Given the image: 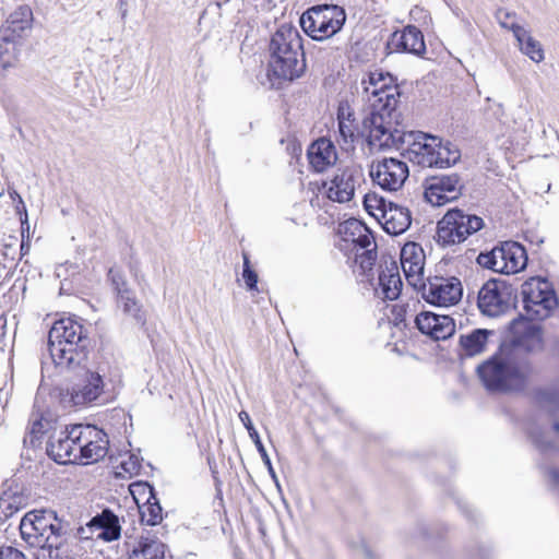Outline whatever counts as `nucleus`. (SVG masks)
<instances>
[{
    "instance_id": "obj_48",
    "label": "nucleus",
    "mask_w": 559,
    "mask_h": 559,
    "mask_svg": "<svg viewBox=\"0 0 559 559\" xmlns=\"http://www.w3.org/2000/svg\"><path fill=\"white\" fill-rule=\"evenodd\" d=\"M0 559H26V557L16 548L4 547L0 550Z\"/></svg>"
},
{
    "instance_id": "obj_11",
    "label": "nucleus",
    "mask_w": 559,
    "mask_h": 559,
    "mask_svg": "<svg viewBox=\"0 0 559 559\" xmlns=\"http://www.w3.org/2000/svg\"><path fill=\"white\" fill-rule=\"evenodd\" d=\"M440 145V138L421 131H407L401 135L397 150L413 163L421 167H432L436 146Z\"/></svg>"
},
{
    "instance_id": "obj_44",
    "label": "nucleus",
    "mask_w": 559,
    "mask_h": 559,
    "mask_svg": "<svg viewBox=\"0 0 559 559\" xmlns=\"http://www.w3.org/2000/svg\"><path fill=\"white\" fill-rule=\"evenodd\" d=\"M33 19L32 10L28 5H22L12 15H11V22L12 24L21 23V25L17 26L19 29L23 31L26 27L31 26V22Z\"/></svg>"
},
{
    "instance_id": "obj_37",
    "label": "nucleus",
    "mask_w": 559,
    "mask_h": 559,
    "mask_svg": "<svg viewBox=\"0 0 559 559\" xmlns=\"http://www.w3.org/2000/svg\"><path fill=\"white\" fill-rule=\"evenodd\" d=\"M17 47L16 44L8 37H0V67L7 71L14 68L17 63Z\"/></svg>"
},
{
    "instance_id": "obj_40",
    "label": "nucleus",
    "mask_w": 559,
    "mask_h": 559,
    "mask_svg": "<svg viewBox=\"0 0 559 559\" xmlns=\"http://www.w3.org/2000/svg\"><path fill=\"white\" fill-rule=\"evenodd\" d=\"M542 409L555 416L559 413V392L545 391L538 395Z\"/></svg>"
},
{
    "instance_id": "obj_17",
    "label": "nucleus",
    "mask_w": 559,
    "mask_h": 559,
    "mask_svg": "<svg viewBox=\"0 0 559 559\" xmlns=\"http://www.w3.org/2000/svg\"><path fill=\"white\" fill-rule=\"evenodd\" d=\"M82 430L80 425H74L60 431L58 437H51L47 443V454L59 464L76 463L80 461L78 443H80Z\"/></svg>"
},
{
    "instance_id": "obj_38",
    "label": "nucleus",
    "mask_w": 559,
    "mask_h": 559,
    "mask_svg": "<svg viewBox=\"0 0 559 559\" xmlns=\"http://www.w3.org/2000/svg\"><path fill=\"white\" fill-rule=\"evenodd\" d=\"M552 432L556 433V440L550 441L544 438V433L535 428H530L528 433L532 441L540 449L556 448L559 449V420L555 419L552 423Z\"/></svg>"
},
{
    "instance_id": "obj_13",
    "label": "nucleus",
    "mask_w": 559,
    "mask_h": 559,
    "mask_svg": "<svg viewBox=\"0 0 559 559\" xmlns=\"http://www.w3.org/2000/svg\"><path fill=\"white\" fill-rule=\"evenodd\" d=\"M409 170L405 162L397 158H383L372 163L370 177L385 191H397L408 178Z\"/></svg>"
},
{
    "instance_id": "obj_8",
    "label": "nucleus",
    "mask_w": 559,
    "mask_h": 559,
    "mask_svg": "<svg viewBox=\"0 0 559 559\" xmlns=\"http://www.w3.org/2000/svg\"><path fill=\"white\" fill-rule=\"evenodd\" d=\"M477 263L488 270L502 274H515L527 263L525 248L515 241H504L488 252L477 257Z\"/></svg>"
},
{
    "instance_id": "obj_5",
    "label": "nucleus",
    "mask_w": 559,
    "mask_h": 559,
    "mask_svg": "<svg viewBox=\"0 0 559 559\" xmlns=\"http://www.w3.org/2000/svg\"><path fill=\"white\" fill-rule=\"evenodd\" d=\"M484 227L481 217L459 209L449 210L437 225V241L443 247L464 242Z\"/></svg>"
},
{
    "instance_id": "obj_36",
    "label": "nucleus",
    "mask_w": 559,
    "mask_h": 559,
    "mask_svg": "<svg viewBox=\"0 0 559 559\" xmlns=\"http://www.w3.org/2000/svg\"><path fill=\"white\" fill-rule=\"evenodd\" d=\"M151 496L145 504L140 509L141 520L147 525H156L163 520L162 507L150 488Z\"/></svg>"
},
{
    "instance_id": "obj_43",
    "label": "nucleus",
    "mask_w": 559,
    "mask_h": 559,
    "mask_svg": "<svg viewBox=\"0 0 559 559\" xmlns=\"http://www.w3.org/2000/svg\"><path fill=\"white\" fill-rule=\"evenodd\" d=\"M350 114L347 117H344V114H338V131L341 136L345 142L354 141L356 127L354 124V120L350 119Z\"/></svg>"
},
{
    "instance_id": "obj_45",
    "label": "nucleus",
    "mask_w": 559,
    "mask_h": 559,
    "mask_svg": "<svg viewBox=\"0 0 559 559\" xmlns=\"http://www.w3.org/2000/svg\"><path fill=\"white\" fill-rule=\"evenodd\" d=\"M243 258V271L242 278L245 281L248 290H258V274L250 266V260L247 253L242 254Z\"/></svg>"
},
{
    "instance_id": "obj_1",
    "label": "nucleus",
    "mask_w": 559,
    "mask_h": 559,
    "mask_svg": "<svg viewBox=\"0 0 559 559\" xmlns=\"http://www.w3.org/2000/svg\"><path fill=\"white\" fill-rule=\"evenodd\" d=\"M90 340L84 326L74 319L63 318L48 333V350L56 366L73 370L86 359Z\"/></svg>"
},
{
    "instance_id": "obj_6",
    "label": "nucleus",
    "mask_w": 559,
    "mask_h": 559,
    "mask_svg": "<svg viewBox=\"0 0 559 559\" xmlns=\"http://www.w3.org/2000/svg\"><path fill=\"white\" fill-rule=\"evenodd\" d=\"M345 20L346 14L343 8L324 4L306 11L300 17V25L313 39L322 40L336 34Z\"/></svg>"
},
{
    "instance_id": "obj_21",
    "label": "nucleus",
    "mask_w": 559,
    "mask_h": 559,
    "mask_svg": "<svg viewBox=\"0 0 559 559\" xmlns=\"http://www.w3.org/2000/svg\"><path fill=\"white\" fill-rule=\"evenodd\" d=\"M415 323L423 334H427L433 340H445L455 331V323L451 317L429 311L418 313Z\"/></svg>"
},
{
    "instance_id": "obj_47",
    "label": "nucleus",
    "mask_w": 559,
    "mask_h": 559,
    "mask_svg": "<svg viewBox=\"0 0 559 559\" xmlns=\"http://www.w3.org/2000/svg\"><path fill=\"white\" fill-rule=\"evenodd\" d=\"M391 81H392V79L389 75H384L381 72H371L368 75V80L362 81V85H364V88L369 87V86L377 87V85H379L380 83L381 84L384 82L391 83Z\"/></svg>"
},
{
    "instance_id": "obj_54",
    "label": "nucleus",
    "mask_w": 559,
    "mask_h": 559,
    "mask_svg": "<svg viewBox=\"0 0 559 559\" xmlns=\"http://www.w3.org/2000/svg\"><path fill=\"white\" fill-rule=\"evenodd\" d=\"M26 249H29V246H26V245L24 243V241H22V243H21V250L23 251V250H26Z\"/></svg>"
},
{
    "instance_id": "obj_2",
    "label": "nucleus",
    "mask_w": 559,
    "mask_h": 559,
    "mask_svg": "<svg viewBox=\"0 0 559 559\" xmlns=\"http://www.w3.org/2000/svg\"><path fill=\"white\" fill-rule=\"evenodd\" d=\"M270 52L269 75L293 81L304 73L306 62L302 38L296 27L281 26L271 38Z\"/></svg>"
},
{
    "instance_id": "obj_28",
    "label": "nucleus",
    "mask_w": 559,
    "mask_h": 559,
    "mask_svg": "<svg viewBox=\"0 0 559 559\" xmlns=\"http://www.w3.org/2000/svg\"><path fill=\"white\" fill-rule=\"evenodd\" d=\"M129 559H165V545L155 536H142Z\"/></svg>"
},
{
    "instance_id": "obj_4",
    "label": "nucleus",
    "mask_w": 559,
    "mask_h": 559,
    "mask_svg": "<svg viewBox=\"0 0 559 559\" xmlns=\"http://www.w3.org/2000/svg\"><path fill=\"white\" fill-rule=\"evenodd\" d=\"M20 532L31 547L58 550L63 544L67 524L53 510H33L22 518Z\"/></svg>"
},
{
    "instance_id": "obj_25",
    "label": "nucleus",
    "mask_w": 559,
    "mask_h": 559,
    "mask_svg": "<svg viewBox=\"0 0 559 559\" xmlns=\"http://www.w3.org/2000/svg\"><path fill=\"white\" fill-rule=\"evenodd\" d=\"M87 527L97 539L111 542L120 536L118 518L108 510L93 518L87 524Z\"/></svg>"
},
{
    "instance_id": "obj_19",
    "label": "nucleus",
    "mask_w": 559,
    "mask_h": 559,
    "mask_svg": "<svg viewBox=\"0 0 559 559\" xmlns=\"http://www.w3.org/2000/svg\"><path fill=\"white\" fill-rule=\"evenodd\" d=\"M82 430L80 443H78V454L80 461L97 462L107 454L108 440L106 433L91 425H80Z\"/></svg>"
},
{
    "instance_id": "obj_50",
    "label": "nucleus",
    "mask_w": 559,
    "mask_h": 559,
    "mask_svg": "<svg viewBox=\"0 0 559 559\" xmlns=\"http://www.w3.org/2000/svg\"><path fill=\"white\" fill-rule=\"evenodd\" d=\"M43 430H44V425H43L41 420H34L32 424L31 433L32 435L41 433Z\"/></svg>"
},
{
    "instance_id": "obj_16",
    "label": "nucleus",
    "mask_w": 559,
    "mask_h": 559,
    "mask_svg": "<svg viewBox=\"0 0 559 559\" xmlns=\"http://www.w3.org/2000/svg\"><path fill=\"white\" fill-rule=\"evenodd\" d=\"M362 169L357 165H349L338 169L333 178L325 182L326 197L338 203L349 202L355 194L356 187L362 180Z\"/></svg>"
},
{
    "instance_id": "obj_7",
    "label": "nucleus",
    "mask_w": 559,
    "mask_h": 559,
    "mask_svg": "<svg viewBox=\"0 0 559 559\" xmlns=\"http://www.w3.org/2000/svg\"><path fill=\"white\" fill-rule=\"evenodd\" d=\"M523 308L531 320L548 318L558 306L550 283L540 277H532L522 285Z\"/></svg>"
},
{
    "instance_id": "obj_15",
    "label": "nucleus",
    "mask_w": 559,
    "mask_h": 559,
    "mask_svg": "<svg viewBox=\"0 0 559 559\" xmlns=\"http://www.w3.org/2000/svg\"><path fill=\"white\" fill-rule=\"evenodd\" d=\"M534 320L519 318L511 322L510 331L512 334V349L509 353L516 359H522L519 356L521 350L527 353L538 352L543 348V332Z\"/></svg>"
},
{
    "instance_id": "obj_23",
    "label": "nucleus",
    "mask_w": 559,
    "mask_h": 559,
    "mask_svg": "<svg viewBox=\"0 0 559 559\" xmlns=\"http://www.w3.org/2000/svg\"><path fill=\"white\" fill-rule=\"evenodd\" d=\"M379 221L388 234L397 236L409 228L412 217L407 207L391 202L388 204L386 210L380 214Z\"/></svg>"
},
{
    "instance_id": "obj_31",
    "label": "nucleus",
    "mask_w": 559,
    "mask_h": 559,
    "mask_svg": "<svg viewBox=\"0 0 559 559\" xmlns=\"http://www.w3.org/2000/svg\"><path fill=\"white\" fill-rule=\"evenodd\" d=\"M515 39L522 53L527 56L532 61L539 63L544 60V49L542 44L536 40L526 28H518Z\"/></svg>"
},
{
    "instance_id": "obj_18",
    "label": "nucleus",
    "mask_w": 559,
    "mask_h": 559,
    "mask_svg": "<svg viewBox=\"0 0 559 559\" xmlns=\"http://www.w3.org/2000/svg\"><path fill=\"white\" fill-rule=\"evenodd\" d=\"M462 188L457 174L436 176L427 180L425 199L433 206H441L456 200L462 193Z\"/></svg>"
},
{
    "instance_id": "obj_34",
    "label": "nucleus",
    "mask_w": 559,
    "mask_h": 559,
    "mask_svg": "<svg viewBox=\"0 0 559 559\" xmlns=\"http://www.w3.org/2000/svg\"><path fill=\"white\" fill-rule=\"evenodd\" d=\"M123 294L117 297L118 306L122 309L123 313L131 317L139 324L145 323V314L142 311V306L135 298L132 290H122Z\"/></svg>"
},
{
    "instance_id": "obj_42",
    "label": "nucleus",
    "mask_w": 559,
    "mask_h": 559,
    "mask_svg": "<svg viewBox=\"0 0 559 559\" xmlns=\"http://www.w3.org/2000/svg\"><path fill=\"white\" fill-rule=\"evenodd\" d=\"M377 245L372 241L370 247H360L364 250L362 253H356V261L359 263L360 267L366 271L370 270L377 260Z\"/></svg>"
},
{
    "instance_id": "obj_49",
    "label": "nucleus",
    "mask_w": 559,
    "mask_h": 559,
    "mask_svg": "<svg viewBox=\"0 0 559 559\" xmlns=\"http://www.w3.org/2000/svg\"><path fill=\"white\" fill-rule=\"evenodd\" d=\"M546 475L549 481L559 489V468L558 467H549L546 471Z\"/></svg>"
},
{
    "instance_id": "obj_9",
    "label": "nucleus",
    "mask_w": 559,
    "mask_h": 559,
    "mask_svg": "<svg viewBox=\"0 0 559 559\" xmlns=\"http://www.w3.org/2000/svg\"><path fill=\"white\" fill-rule=\"evenodd\" d=\"M403 132L393 128L391 112L388 108L371 109L361 122V135L366 136L370 147L377 150L396 148Z\"/></svg>"
},
{
    "instance_id": "obj_29",
    "label": "nucleus",
    "mask_w": 559,
    "mask_h": 559,
    "mask_svg": "<svg viewBox=\"0 0 559 559\" xmlns=\"http://www.w3.org/2000/svg\"><path fill=\"white\" fill-rule=\"evenodd\" d=\"M390 83L384 82L380 85V88L377 87H365V94L368 96V100L371 102V97L373 98L371 107L372 109L388 108L391 112L396 100L394 97L395 87H391Z\"/></svg>"
},
{
    "instance_id": "obj_30",
    "label": "nucleus",
    "mask_w": 559,
    "mask_h": 559,
    "mask_svg": "<svg viewBox=\"0 0 559 559\" xmlns=\"http://www.w3.org/2000/svg\"><path fill=\"white\" fill-rule=\"evenodd\" d=\"M492 331L476 329L468 334L460 336L461 348L466 356H475L484 352L488 336Z\"/></svg>"
},
{
    "instance_id": "obj_3",
    "label": "nucleus",
    "mask_w": 559,
    "mask_h": 559,
    "mask_svg": "<svg viewBox=\"0 0 559 559\" xmlns=\"http://www.w3.org/2000/svg\"><path fill=\"white\" fill-rule=\"evenodd\" d=\"M477 373L489 391H518L526 385L533 367L528 359H516L502 350L479 365Z\"/></svg>"
},
{
    "instance_id": "obj_33",
    "label": "nucleus",
    "mask_w": 559,
    "mask_h": 559,
    "mask_svg": "<svg viewBox=\"0 0 559 559\" xmlns=\"http://www.w3.org/2000/svg\"><path fill=\"white\" fill-rule=\"evenodd\" d=\"M26 504L25 496L13 489L4 490L0 496V520L5 521Z\"/></svg>"
},
{
    "instance_id": "obj_10",
    "label": "nucleus",
    "mask_w": 559,
    "mask_h": 559,
    "mask_svg": "<svg viewBox=\"0 0 559 559\" xmlns=\"http://www.w3.org/2000/svg\"><path fill=\"white\" fill-rule=\"evenodd\" d=\"M105 392L103 377L92 370H86L67 390L62 402L71 407H86L97 403Z\"/></svg>"
},
{
    "instance_id": "obj_52",
    "label": "nucleus",
    "mask_w": 559,
    "mask_h": 559,
    "mask_svg": "<svg viewBox=\"0 0 559 559\" xmlns=\"http://www.w3.org/2000/svg\"><path fill=\"white\" fill-rule=\"evenodd\" d=\"M131 464H132V467H131V468H127V467H126L127 463H122V466H123V468H124L127 472H132V471L138 469V467H139V466H138V464H136V463L131 462Z\"/></svg>"
},
{
    "instance_id": "obj_35",
    "label": "nucleus",
    "mask_w": 559,
    "mask_h": 559,
    "mask_svg": "<svg viewBox=\"0 0 559 559\" xmlns=\"http://www.w3.org/2000/svg\"><path fill=\"white\" fill-rule=\"evenodd\" d=\"M432 167L445 168L454 165L461 157L459 148L450 142L440 139V145L436 146Z\"/></svg>"
},
{
    "instance_id": "obj_53",
    "label": "nucleus",
    "mask_w": 559,
    "mask_h": 559,
    "mask_svg": "<svg viewBox=\"0 0 559 559\" xmlns=\"http://www.w3.org/2000/svg\"><path fill=\"white\" fill-rule=\"evenodd\" d=\"M26 249H29V246H26V245L24 243V241H22V243H21V250L23 251V250H26Z\"/></svg>"
},
{
    "instance_id": "obj_41",
    "label": "nucleus",
    "mask_w": 559,
    "mask_h": 559,
    "mask_svg": "<svg viewBox=\"0 0 559 559\" xmlns=\"http://www.w3.org/2000/svg\"><path fill=\"white\" fill-rule=\"evenodd\" d=\"M496 19L501 27L511 31L514 36L518 28H524L522 25L516 23V14L514 12H508L499 9L496 12Z\"/></svg>"
},
{
    "instance_id": "obj_24",
    "label": "nucleus",
    "mask_w": 559,
    "mask_h": 559,
    "mask_svg": "<svg viewBox=\"0 0 559 559\" xmlns=\"http://www.w3.org/2000/svg\"><path fill=\"white\" fill-rule=\"evenodd\" d=\"M307 156L311 168L317 173L326 170L337 159L335 146L325 138L314 141L309 146Z\"/></svg>"
},
{
    "instance_id": "obj_14",
    "label": "nucleus",
    "mask_w": 559,
    "mask_h": 559,
    "mask_svg": "<svg viewBox=\"0 0 559 559\" xmlns=\"http://www.w3.org/2000/svg\"><path fill=\"white\" fill-rule=\"evenodd\" d=\"M510 287L496 280L486 282L478 292L477 306L487 317H499L510 308Z\"/></svg>"
},
{
    "instance_id": "obj_39",
    "label": "nucleus",
    "mask_w": 559,
    "mask_h": 559,
    "mask_svg": "<svg viewBox=\"0 0 559 559\" xmlns=\"http://www.w3.org/2000/svg\"><path fill=\"white\" fill-rule=\"evenodd\" d=\"M390 201H386L383 197L378 195L377 193H367L364 198L365 209L376 218H380V214L382 211L386 210Z\"/></svg>"
},
{
    "instance_id": "obj_32",
    "label": "nucleus",
    "mask_w": 559,
    "mask_h": 559,
    "mask_svg": "<svg viewBox=\"0 0 559 559\" xmlns=\"http://www.w3.org/2000/svg\"><path fill=\"white\" fill-rule=\"evenodd\" d=\"M239 419L240 421L243 424V426L246 427L248 433H249V437L251 438V440L253 441L258 452L260 453L261 455V459L264 463V465L267 467V471L271 475V477L275 480L276 485L278 486V480H277V476H276V473L272 466V463H271V460H270V456L260 439V436L257 431V429L254 428L252 421H251V418L249 416V414L245 411H241L239 413Z\"/></svg>"
},
{
    "instance_id": "obj_26",
    "label": "nucleus",
    "mask_w": 559,
    "mask_h": 559,
    "mask_svg": "<svg viewBox=\"0 0 559 559\" xmlns=\"http://www.w3.org/2000/svg\"><path fill=\"white\" fill-rule=\"evenodd\" d=\"M402 280L395 262L386 265L379 274V287L376 288L378 296L388 300H395L402 292Z\"/></svg>"
},
{
    "instance_id": "obj_12",
    "label": "nucleus",
    "mask_w": 559,
    "mask_h": 559,
    "mask_svg": "<svg viewBox=\"0 0 559 559\" xmlns=\"http://www.w3.org/2000/svg\"><path fill=\"white\" fill-rule=\"evenodd\" d=\"M416 289L421 292L427 302L439 307L456 305L463 295L461 281L453 276H435L427 282L424 280V286H418Z\"/></svg>"
},
{
    "instance_id": "obj_46",
    "label": "nucleus",
    "mask_w": 559,
    "mask_h": 559,
    "mask_svg": "<svg viewBox=\"0 0 559 559\" xmlns=\"http://www.w3.org/2000/svg\"><path fill=\"white\" fill-rule=\"evenodd\" d=\"M109 278L115 287L117 297L123 294L122 290H130L122 273L114 267L109 270Z\"/></svg>"
},
{
    "instance_id": "obj_22",
    "label": "nucleus",
    "mask_w": 559,
    "mask_h": 559,
    "mask_svg": "<svg viewBox=\"0 0 559 559\" xmlns=\"http://www.w3.org/2000/svg\"><path fill=\"white\" fill-rule=\"evenodd\" d=\"M392 52H408L421 56L426 51L423 33L416 26L408 25L401 32H394L388 43Z\"/></svg>"
},
{
    "instance_id": "obj_51",
    "label": "nucleus",
    "mask_w": 559,
    "mask_h": 559,
    "mask_svg": "<svg viewBox=\"0 0 559 559\" xmlns=\"http://www.w3.org/2000/svg\"><path fill=\"white\" fill-rule=\"evenodd\" d=\"M12 247H13V243L4 245V251H3V255L4 257H9L10 255V250L12 249Z\"/></svg>"
},
{
    "instance_id": "obj_27",
    "label": "nucleus",
    "mask_w": 559,
    "mask_h": 559,
    "mask_svg": "<svg viewBox=\"0 0 559 559\" xmlns=\"http://www.w3.org/2000/svg\"><path fill=\"white\" fill-rule=\"evenodd\" d=\"M340 234L343 235L345 241L352 242L357 250L360 249V247H370L372 241H374L368 227L355 218L341 224Z\"/></svg>"
},
{
    "instance_id": "obj_20",
    "label": "nucleus",
    "mask_w": 559,
    "mask_h": 559,
    "mask_svg": "<svg viewBox=\"0 0 559 559\" xmlns=\"http://www.w3.org/2000/svg\"><path fill=\"white\" fill-rule=\"evenodd\" d=\"M424 249L416 242H407L401 250V265L411 286L417 288L424 286L425 269Z\"/></svg>"
}]
</instances>
